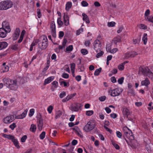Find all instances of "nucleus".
<instances>
[{
	"label": "nucleus",
	"mask_w": 153,
	"mask_h": 153,
	"mask_svg": "<svg viewBox=\"0 0 153 153\" xmlns=\"http://www.w3.org/2000/svg\"><path fill=\"white\" fill-rule=\"evenodd\" d=\"M12 3L10 1H3L0 3V10H6L12 7Z\"/></svg>",
	"instance_id": "1"
},
{
	"label": "nucleus",
	"mask_w": 153,
	"mask_h": 153,
	"mask_svg": "<svg viewBox=\"0 0 153 153\" xmlns=\"http://www.w3.org/2000/svg\"><path fill=\"white\" fill-rule=\"evenodd\" d=\"M95 126V124H93L92 123L89 121L84 127L83 130L86 132L90 131L94 129Z\"/></svg>",
	"instance_id": "2"
},
{
	"label": "nucleus",
	"mask_w": 153,
	"mask_h": 153,
	"mask_svg": "<svg viewBox=\"0 0 153 153\" xmlns=\"http://www.w3.org/2000/svg\"><path fill=\"white\" fill-rule=\"evenodd\" d=\"M39 47L42 50H44L48 46V39L46 36H44L42 40V42L39 44Z\"/></svg>",
	"instance_id": "3"
},
{
	"label": "nucleus",
	"mask_w": 153,
	"mask_h": 153,
	"mask_svg": "<svg viewBox=\"0 0 153 153\" xmlns=\"http://www.w3.org/2000/svg\"><path fill=\"white\" fill-rule=\"evenodd\" d=\"M94 48L97 52H98L102 50L101 43L99 40H96L94 42Z\"/></svg>",
	"instance_id": "4"
},
{
	"label": "nucleus",
	"mask_w": 153,
	"mask_h": 153,
	"mask_svg": "<svg viewBox=\"0 0 153 153\" xmlns=\"http://www.w3.org/2000/svg\"><path fill=\"white\" fill-rule=\"evenodd\" d=\"M137 55V53L134 51H132L129 52H127L125 53L124 58L125 59H127L130 57H134Z\"/></svg>",
	"instance_id": "5"
},
{
	"label": "nucleus",
	"mask_w": 153,
	"mask_h": 153,
	"mask_svg": "<svg viewBox=\"0 0 153 153\" xmlns=\"http://www.w3.org/2000/svg\"><path fill=\"white\" fill-rule=\"evenodd\" d=\"M50 27L51 28V32L52 36L55 38L56 37V26L54 21H52L51 22Z\"/></svg>",
	"instance_id": "6"
},
{
	"label": "nucleus",
	"mask_w": 153,
	"mask_h": 153,
	"mask_svg": "<svg viewBox=\"0 0 153 153\" xmlns=\"http://www.w3.org/2000/svg\"><path fill=\"white\" fill-rule=\"evenodd\" d=\"M122 92L121 89L116 88L111 90V96L112 97H116L119 95Z\"/></svg>",
	"instance_id": "7"
},
{
	"label": "nucleus",
	"mask_w": 153,
	"mask_h": 153,
	"mask_svg": "<svg viewBox=\"0 0 153 153\" xmlns=\"http://www.w3.org/2000/svg\"><path fill=\"white\" fill-rule=\"evenodd\" d=\"M14 120V116L11 115L7 116L4 119V122L5 123H9Z\"/></svg>",
	"instance_id": "8"
},
{
	"label": "nucleus",
	"mask_w": 153,
	"mask_h": 153,
	"mask_svg": "<svg viewBox=\"0 0 153 153\" xmlns=\"http://www.w3.org/2000/svg\"><path fill=\"white\" fill-rule=\"evenodd\" d=\"M82 106V105L79 103L74 104L71 106V110L74 111H78Z\"/></svg>",
	"instance_id": "9"
},
{
	"label": "nucleus",
	"mask_w": 153,
	"mask_h": 153,
	"mask_svg": "<svg viewBox=\"0 0 153 153\" xmlns=\"http://www.w3.org/2000/svg\"><path fill=\"white\" fill-rule=\"evenodd\" d=\"M71 129L75 132L79 137L81 138L83 137V135L81 134L82 132L78 126H75L74 127L72 128Z\"/></svg>",
	"instance_id": "10"
},
{
	"label": "nucleus",
	"mask_w": 153,
	"mask_h": 153,
	"mask_svg": "<svg viewBox=\"0 0 153 153\" xmlns=\"http://www.w3.org/2000/svg\"><path fill=\"white\" fill-rule=\"evenodd\" d=\"M8 88L12 90H16L18 88L17 81L16 80H13V82L10 85V86H8Z\"/></svg>",
	"instance_id": "11"
},
{
	"label": "nucleus",
	"mask_w": 153,
	"mask_h": 153,
	"mask_svg": "<svg viewBox=\"0 0 153 153\" xmlns=\"http://www.w3.org/2000/svg\"><path fill=\"white\" fill-rule=\"evenodd\" d=\"M20 31L19 28H17L12 36L13 39V40H16L18 38Z\"/></svg>",
	"instance_id": "12"
},
{
	"label": "nucleus",
	"mask_w": 153,
	"mask_h": 153,
	"mask_svg": "<svg viewBox=\"0 0 153 153\" xmlns=\"http://www.w3.org/2000/svg\"><path fill=\"white\" fill-rule=\"evenodd\" d=\"M2 27L1 28H3L4 29H7L6 30H7V31L9 33L10 32L11 29L10 28V26L9 25V23L7 22H3L2 23Z\"/></svg>",
	"instance_id": "13"
},
{
	"label": "nucleus",
	"mask_w": 153,
	"mask_h": 153,
	"mask_svg": "<svg viewBox=\"0 0 153 153\" xmlns=\"http://www.w3.org/2000/svg\"><path fill=\"white\" fill-rule=\"evenodd\" d=\"M8 33L7 30L3 28H0V37L4 38L6 36L7 34Z\"/></svg>",
	"instance_id": "14"
},
{
	"label": "nucleus",
	"mask_w": 153,
	"mask_h": 153,
	"mask_svg": "<svg viewBox=\"0 0 153 153\" xmlns=\"http://www.w3.org/2000/svg\"><path fill=\"white\" fill-rule=\"evenodd\" d=\"M123 137L127 142V141L126 139V137L130 140H133L134 139V137L133 135V134L131 131L130 132H129L128 134H127L126 135H123Z\"/></svg>",
	"instance_id": "15"
},
{
	"label": "nucleus",
	"mask_w": 153,
	"mask_h": 153,
	"mask_svg": "<svg viewBox=\"0 0 153 153\" xmlns=\"http://www.w3.org/2000/svg\"><path fill=\"white\" fill-rule=\"evenodd\" d=\"M123 113L125 118H128L130 115L129 110L127 108H124L123 110Z\"/></svg>",
	"instance_id": "16"
},
{
	"label": "nucleus",
	"mask_w": 153,
	"mask_h": 153,
	"mask_svg": "<svg viewBox=\"0 0 153 153\" xmlns=\"http://www.w3.org/2000/svg\"><path fill=\"white\" fill-rule=\"evenodd\" d=\"M149 68L144 66H140L139 68V72H141L143 75H145Z\"/></svg>",
	"instance_id": "17"
},
{
	"label": "nucleus",
	"mask_w": 153,
	"mask_h": 153,
	"mask_svg": "<svg viewBox=\"0 0 153 153\" xmlns=\"http://www.w3.org/2000/svg\"><path fill=\"white\" fill-rule=\"evenodd\" d=\"M43 126V123L42 119L40 117L39 119L38 122V128L39 131L42 130Z\"/></svg>",
	"instance_id": "18"
},
{
	"label": "nucleus",
	"mask_w": 153,
	"mask_h": 153,
	"mask_svg": "<svg viewBox=\"0 0 153 153\" xmlns=\"http://www.w3.org/2000/svg\"><path fill=\"white\" fill-rule=\"evenodd\" d=\"M3 80L4 83L7 85H8V86H10L12 82H13V80L8 78H4L3 79Z\"/></svg>",
	"instance_id": "19"
},
{
	"label": "nucleus",
	"mask_w": 153,
	"mask_h": 153,
	"mask_svg": "<svg viewBox=\"0 0 153 153\" xmlns=\"http://www.w3.org/2000/svg\"><path fill=\"white\" fill-rule=\"evenodd\" d=\"M54 76H51L48 78L47 79H46L44 81V85H45L51 82L54 79Z\"/></svg>",
	"instance_id": "20"
},
{
	"label": "nucleus",
	"mask_w": 153,
	"mask_h": 153,
	"mask_svg": "<svg viewBox=\"0 0 153 153\" xmlns=\"http://www.w3.org/2000/svg\"><path fill=\"white\" fill-rule=\"evenodd\" d=\"M8 45L7 43L5 42H0V50L6 48Z\"/></svg>",
	"instance_id": "21"
},
{
	"label": "nucleus",
	"mask_w": 153,
	"mask_h": 153,
	"mask_svg": "<svg viewBox=\"0 0 153 153\" xmlns=\"http://www.w3.org/2000/svg\"><path fill=\"white\" fill-rule=\"evenodd\" d=\"M150 83V81L147 78H146L145 80H143L141 82V85L147 87Z\"/></svg>",
	"instance_id": "22"
},
{
	"label": "nucleus",
	"mask_w": 153,
	"mask_h": 153,
	"mask_svg": "<svg viewBox=\"0 0 153 153\" xmlns=\"http://www.w3.org/2000/svg\"><path fill=\"white\" fill-rule=\"evenodd\" d=\"M82 16L83 17L82 19L83 20L85 21L86 23H90V21L87 15L85 13H82Z\"/></svg>",
	"instance_id": "23"
},
{
	"label": "nucleus",
	"mask_w": 153,
	"mask_h": 153,
	"mask_svg": "<svg viewBox=\"0 0 153 153\" xmlns=\"http://www.w3.org/2000/svg\"><path fill=\"white\" fill-rule=\"evenodd\" d=\"M12 141L13 143L15 146L17 148L19 149L20 148V146L19 145V142L15 138V137L12 140Z\"/></svg>",
	"instance_id": "24"
},
{
	"label": "nucleus",
	"mask_w": 153,
	"mask_h": 153,
	"mask_svg": "<svg viewBox=\"0 0 153 153\" xmlns=\"http://www.w3.org/2000/svg\"><path fill=\"white\" fill-rule=\"evenodd\" d=\"M36 129V127L35 125L32 124L30 126V131L33 132H35Z\"/></svg>",
	"instance_id": "25"
},
{
	"label": "nucleus",
	"mask_w": 153,
	"mask_h": 153,
	"mask_svg": "<svg viewBox=\"0 0 153 153\" xmlns=\"http://www.w3.org/2000/svg\"><path fill=\"white\" fill-rule=\"evenodd\" d=\"M121 40V38L120 36L115 37L113 40V41H114V44L116 45L117 44V42H120Z\"/></svg>",
	"instance_id": "26"
},
{
	"label": "nucleus",
	"mask_w": 153,
	"mask_h": 153,
	"mask_svg": "<svg viewBox=\"0 0 153 153\" xmlns=\"http://www.w3.org/2000/svg\"><path fill=\"white\" fill-rule=\"evenodd\" d=\"M72 6V3L71 2H68L67 3L66 5L65 9L67 11L69 10Z\"/></svg>",
	"instance_id": "27"
},
{
	"label": "nucleus",
	"mask_w": 153,
	"mask_h": 153,
	"mask_svg": "<svg viewBox=\"0 0 153 153\" xmlns=\"http://www.w3.org/2000/svg\"><path fill=\"white\" fill-rule=\"evenodd\" d=\"M142 40L143 41L144 44L145 45L146 44L147 41V34L146 33H144L143 37L142 38Z\"/></svg>",
	"instance_id": "28"
},
{
	"label": "nucleus",
	"mask_w": 153,
	"mask_h": 153,
	"mask_svg": "<svg viewBox=\"0 0 153 153\" xmlns=\"http://www.w3.org/2000/svg\"><path fill=\"white\" fill-rule=\"evenodd\" d=\"M62 112L60 110L57 111L56 113L55 117L56 119H57L59 117L62 115Z\"/></svg>",
	"instance_id": "29"
},
{
	"label": "nucleus",
	"mask_w": 153,
	"mask_h": 153,
	"mask_svg": "<svg viewBox=\"0 0 153 153\" xmlns=\"http://www.w3.org/2000/svg\"><path fill=\"white\" fill-rule=\"evenodd\" d=\"M146 76L152 78L153 75V73L149 69L147 71V73H146Z\"/></svg>",
	"instance_id": "30"
},
{
	"label": "nucleus",
	"mask_w": 153,
	"mask_h": 153,
	"mask_svg": "<svg viewBox=\"0 0 153 153\" xmlns=\"http://www.w3.org/2000/svg\"><path fill=\"white\" fill-rule=\"evenodd\" d=\"M102 70V68H100L96 70L94 72V75L95 76H98L99 75Z\"/></svg>",
	"instance_id": "31"
},
{
	"label": "nucleus",
	"mask_w": 153,
	"mask_h": 153,
	"mask_svg": "<svg viewBox=\"0 0 153 153\" xmlns=\"http://www.w3.org/2000/svg\"><path fill=\"white\" fill-rule=\"evenodd\" d=\"M57 22L59 26H62L63 24V22L61 20V17H60L58 18Z\"/></svg>",
	"instance_id": "32"
},
{
	"label": "nucleus",
	"mask_w": 153,
	"mask_h": 153,
	"mask_svg": "<svg viewBox=\"0 0 153 153\" xmlns=\"http://www.w3.org/2000/svg\"><path fill=\"white\" fill-rule=\"evenodd\" d=\"M128 93L133 96H134L135 95L134 90L131 89L129 90L128 91Z\"/></svg>",
	"instance_id": "33"
},
{
	"label": "nucleus",
	"mask_w": 153,
	"mask_h": 153,
	"mask_svg": "<svg viewBox=\"0 0 153 153\" xmlns=\"http://www.w3.org/2000/svg\"><path fill=\"white\" fill-rule=\"evenodd\" d=\"M23 30L21 33V34L19 38V39L18 40V43H21L22 41V40L24 36V34H23Z\"/></svg>",
	"instance_id": "34"
},
{
	"label": "nucleus",
	"mask_w": 153,
	"mask_h": 153,
	"mask_svg": "<svg viewBox=\"0 0 153 153\" xmlns=\"http://www.w3.org/2000/svg\"><path fill=\"white\" fill-rule=\"evenodd\" d=\"M9 69V67L8 66H4L2 67L3 72H7L8 71Z\"/></svg>",
	"instance_id": "35"
},
{
	"label": "nucleus",
	"mask_w": 153,
	"mask_h": 153,
	"mask_svg": "<svg viewBox=\"0 0 153 153\" xmlns=\"http://www.w3.org/2000/svg\"><path fill=\"white\" fill-rule=\"evenodd\" d=\"M104 53V52L102 51H100L99 53H98L96 55V57L99 58Z\"/></svg>",
	"instance_id": "36"
},
{
	"label": "nucleus",
	"mask_w": 153,
	"mask_h": 153,
	"mask_svg": "<svg viewBox=\"0 0 153 153\" xmlns=\"http://www.w3.org/2000/svg\"><path fill=\"white\" fill-rule=\"evenodd\" d=\"M10 48L13 50H17L18 49V45L15 44L11 45L10 47Z\"/></svg>",
	"instance_id": "37"
},
{
	"label": "nucleus",
	"mask_w": 153,
	"mask_h": 153,
	"mask_svg": "<svg viewBox=\"0 0 153 153\" xmlns=\"http://www.w3.org/2000/svg\"><path fill=\"white\" fill-rule=\"evenodd\" d=\"M116 24L115 22H108V27H113L115 26Z\"/></svg>",
	"instance_id": "38"
},
{
	"label": "nucleus",
	"mask_w": 153,
	"mask_h": 153,
	"mask_svg": "<svg viewBox=\"0 0 153 153\" xmlns=\"http://www.w3.org/2000/svg\"><path fill=\"white\" fill-rule=\"evenodd\" d=\"M94 111L92 110L88 111H86V114L87 116H90L92 115Z\"/></svg>",
	"instance_id": "39"
},
{
	"label": "nucleus",
	"mask_w": 153,
	"mask_h": 153,
	"mask_svg": "<svg viewBox=\"0 0 153 153\" xmlns=\"http://www.w3.org/2000/svg\"><path fill=\"white\" fill-rule=\"evenodd\" d=\"M81 53L84 55H85L88 54V51L86 49H82L81 50Z\"/></svg>",
	"instance_id": "40"
},
{
	"label": "nucleus",
	"mask_w": 153,
	"mask_h": 153,
	"mask_svg": "<svg viewBox=\"0 0 153 153\" xmlns=\"http://www.w3.org/2000/svg\"><path fill=\"white\" fill-rule=\"evenodd\" d=\"M35 152H36L35 149L33 148H32L28 149L26 152V153H30Z\"/></svg>",
	"instance_id": "41"
},
{
	"label": "nucleus",
	"mask_w": 153,
	"mask_h": 153,
	"mask_svg": "<svg viewBox=\"0 0 153 153\" xmlns=\"http://www.w3.org/2000/svg\"><path fill=\"white\" fill-rule=\"evenodd\" d=\"M52 84L54 87V88H56L58 86V82L57 81H53L52 83Z\"/></svg>",
	"instance_id": "42"
},
{
	"label": "nucleus",
	"mask_w": 153,
	"mask_h": 153,
	"mask_svg": "<svg viewBox=\"0 0 153 153\" xmlns=\"http://www.w3.org/2000/svg\"><path fill=\"white\" fill-rule=\"evenodd\" d=\"M45 132L43 131L39 135L40 138L41 139H43L45 137Z\"/></svg>",
	"instance_id": "43"
},
{
	"label": "nucleus",
	"mask_w": 153,
	"mask_h": 153,
	"mask_svg": "<svg viewBox=\"0 0 153 153\" xmlns=\"http://www.w3.org/2000/svg\"><path fill=\"white\" fill-rule=\"evenodd\" d=\"M73 49V46L72 45H69L68 47H67L66 48V51H71Z\"/></svg>",
	"instance_id": "44"
},
{
	"label": "nucleus",
	"mask_w": 153,
	"mask_h": 153,
	"mask_svg": "<svg viewBox=\"0 0 153 153\" xmlns=\"http://www.w3.org/2000/svg\"><path fill=\"white\" fill-rule=\"evenodd\" d=\"M53 108V107L52 105H50L48 108L47 110L49 114H51V113Z\"/></svg>",
	"instance_id": "45"
},
{
	"label": "nucleus",
	"mask_w": 153,
	"mask_h": 153,
	"mask_svg": "<svg viewBox=\"0 0 153 153\" xmlns=\"http://www.w3.org/2000/svg\"><path fill=\"white\" fill-rule=\"evenodd\" d=\"M34 113V109H31L30 111V112L29 114V117H31L33 115Z\"/></svg>",
	"instance_id": "46"
},
{
	"label": "nucleus",
	"mask_w": 153,
	"mask_h": 153,
	"mask_svg": "<svg viewBox=\"0 0 153 153\" xmlns=\"http://www.w3.org/2000/svg\"><path fill=\"white\" fill-rule=\"evenodd\" d=\"M66 95V92L65 91H62L59 94V97L61 98H62Z\"/></svg>",
	"instance_id": "47"
},
{
	"label": "nucleus",
	"mask_w": 153,
	"mask_h": 153,
	"mask_svg": "<svg viewBox=\"0 0 153 153\" xmlns=\"http://www.w3.org/2000/svg\"><path fill=\"white\" fill-rule=\"evenodd\" d=\"M27 138V136L25 135L23 136L21 138V141L22 143H24L26 139Z\"/></svg>",
	"instance_id": "48"
},
{
	"label": "nucleus",
	"mask_w": 153,
	"mask_h": 153,
	"mask_svg": "<svg viewBox=\"0 0 153 153\" xmlns=\"http://www.w3.org/2000/svg\"><path fill=\"white\" fill-rule=\"evenodd\" d=\"M39 42V40L38 39H36L33 41V42H32L31 45L32 46H34L37 44Z\"/></svg>",
	"instance_id": "49"
},
{
	"label": "nucleus",
	"mask_w": 153,
	"mask_h": 153,
	"mask_svg": "<svg viewBox=\"0 0 153 153\" xmlns=\"http://www.w3.org/2000/svg\"><path fill=\"white\" fill-rule=\"evenodd\" d=\"M123 131L124 134L127 131H130V129H129L127 127H124L123 128Z\"/></svg>",
	"instance_id": "50"
},
{
	"label": "nucleus",
	"mask_w": 153,
	"mask_h": 153,
	"mask_svg": "<svg viewBox=\"0 0 153 153\" xmlns=\"http://www.w3.org/2000/svg\"><path fill=\"white\" fill-rule=\"evenodd\" d=\"M123 131L124 134L127 131H130V129H129L127 127H124L123 128Z\"/></svg>",
	"instance_id": "51"
},
{
	"label": "nucleus",
	"mask_w": 153,
	"mask_h": 153,
	"mask_svg": "<svg viewBox=\"0 0 153 153\" xmlns=\"http://www.w3.org/2000/svg\"><path fill=\"white\" fill-rule=\"evenodd\" d=\"M124 65H123V64L122 63L121 64H120L118 66V68L120 70L122 71L124 70Z\"/></svg>",
	"instance_id": "52"
},
{
	"label": "nucleus",
	"mask_w": 153,
	"mask_h": 153,
	"mask_svg": "<svg viewBox=\"0 0 153 153\" xmlns=\"http://www.w3.org/2000/svg\"><path fill=\"white\" fill-rule=\"evenodd\" d=\"M124 78L123 77H122L120 78L118 80V82L120 84H122L123 83Z\"/></svg>",
	"instance_id": "53"
},
{
	"label": "nucleus",
	"mask_w": 153,
	"mask_h": 153,
	"mask_svg": "<svg viewBox=\"0 0 153 153\" xmlns=\"http://www.w3.org/2000/svg\"><path fill=\"white\" fill-rule=\"evenodd\" d=\"M16 127V123H13L11 125H10L9 126V127L12 130H13L14 128Z\"/></svg>",
	"instance_id": "54"
},
{
	"label": "nucleus",
	"mask_w": 153,
	"mask_h": 153,
	"mask_svg": "<svg viewBox=\"0 0 153 153\" xmlns=\"http://www.w3.org/2000/svg\"><path fill=\"white\" fill-rule=\"evenodd\" d=\"M83 31V28H81L76 31V34L77 35H78Z\"/></svg>",
	"instance_id": "55"
},
{
	"label": "nucleus",
	"mask_w": 153,
	"mask_h": 153,
	"mask_svg": "<svg viewBox=\"0 0 153 153\" xmlns=\"http://www.w3.org/2000/svg\"><path fill=\"white\" fill-rule=\"evenodd\" d=\"M82 5L83 7H86L88 5V3L85 1H83L81 2Z\"/></svg>",
	"instance_id": "56"
},
{
	"label": "nucleus",
	"mask_w": 153,
	"mask_h": 153,
	"mask_svg": "<svg viewBox=\"0 0 153 153\" xmlns=\"http://www.w3.org/2000/svg\"><path fill=\"white\" fill-rule=\"evenodd\" d=\"M106 98V97L105 96H102L99 97V99L100 101L102 102L105 101Z\"/></svg>",
	"instance_id": "57"
},
{
	"label": "nucleus",
	"mask_w": 153,
	"mask_h": 153,
	"mask_svg": "<svg viewBox=\"0 0 153 153\" xmlns=\"http://www.w3.org/2000/svg\"><path fill=\"white\" fill-rule=\"evenodd\" d=\"M70 99V98L69 97V96L68 95L65 98L62 100V101L63 102H65Z\"/></svg>",
	"instance_id": "58"
},
{
	"label": "nucleus",
	"mask_w": 153,
	"mask_h": 153,
	"mask_svg": "<svg viewBox=\"0 0 153 153\" xmlns=\"http://www.w3.org/2000/svg\"><path fill=\"white\" fill-rule=\"evenodd\" d=\"M27 109L25 110V111L22 113L21 114L22 116L23 117V118H24L26 116L27 113Z\"/></svg>",
	"instance_id": "59"
},
{
	"label": "nucleus",
	"mask_w": 153,
	"mask_h": 153,
	"mask_svg": "<svg viewBox=\"0 0 153 153\" xmlns=\"http://www.w3.org/2000/svg\"><path fill=\"white\" fill-rule=\"evenodd\" d=\"M37 16L38 17V18H40L42 16L40 10L39 9H37Z\"/></svg>",
	"instance_id": "60"
},
{
	"label": "nucleus",
	"mask_w": 153,
	"mask_h": 153,
	"mask_svg": "<svg viewBox=\"0 0 153 153\" xmlns=\"http://www.w3.org/2000/svg\"><path fill=\"white\" fill-rule=\"evenodd\" d=\"M62 76L64 78L67 79L69 77V75L67 74L64 73L63 74Z\"/></svg>",
	"instance_id": "61"
},
{
	"label": "nucleus",
	"mask_w": 153,
	"mask_h": 153,
	"mask_svg": "<svg viewBox=\"0 0 153 153\" xmlns=\"http://www.w3.org/2000/svg\"><path fill=\"white\" fill-rule=\"evenodd\" d=\"M118 50V49L117 48H114L111 50L110 53H116L117 51Z\"/></svg>",
	"instance_id": "62"
},
{
	"label": "nucleus",
	"mask_w": 153,
	"mask_h": 153,
	"mask_svg": "<svg viewBox=\"0 0 153 153\" xmlns=\"http://www.w3.org/2000/svg\"><path fill=\"white\" fill-rule=\"evenodd\" d=\"M140 28L143 29H146L147 28V26L144 24H140Z\"/></svg>",
	"instance_id": "63"
},
{
	"label": "nucleus",
	"mask_w": 153,
	"mask_h": 153,
	"mask_svg": "<svg viewBox=\"0 0 153 153\" xmlns=\"http://www.w3.org/2000/svg\"><path fill=\"white\" fill-rule=\"evenodd\" d=\"M64 35V33L62 31H60L59 33V37L61 38L63 37Z\"/></svg>",
	"instance_id": "64"
}]
</instances>
